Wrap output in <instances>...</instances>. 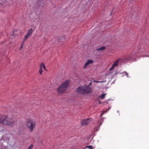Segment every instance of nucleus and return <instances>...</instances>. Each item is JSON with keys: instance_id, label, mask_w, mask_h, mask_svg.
<instances>
[{"instance_id": "nucleus-18", "label": "nucleus", "mask_w": 149, "mask_h": 149, "mask_svg": "<svg viewBox=\"0 0 149 149\" xmlns=\"http://www.w3.org/2000/svg\"><path fill=\"white\" fill-rule=\"evenodd\" d=\"M23 46L21 45V46H20V47L19 48V50H21L22 49V48L23 47Z\"/></svg>"}, {"instance_id": "nucleus-5", "label": "nucleus", "mask_w": 149, "mask_h": 149, "mask_svg": "<svg viewBox=\"0 0 149 149\" xmlns=\"http://www.w3.org/2000/svg\"><path fill=\"white\" fill-rule=\"evenodd\" d=\"M92 121V119L91 118L86 119L82 120L81 123L82 125H86L89 124Z\"/></svg>"}, {"instance_id": "nucleus-15", "label": "nucleus", "mask_w": 149, "mask_h": 149, "mask_svg": "<svg viewBox=\"0 0 149 149\" xmlns=\"http://www.w3.org/2000/svg\"><path fill=\"white\" fill-rule=\"evenodd\" d=\"M86 148H89L90 149H93V147L91 146H87L86 147Z\"/></svg>"}, {"instance_id": "nucleus-6", "label": "nucleus", "mask_w": 149, "mask_h": 149, "mask_svg": "<svg viewBox=\"0 0 149 149\" xmlns=\"http://www.w3.org/2000/svg\"><path fill=\"white\" fill-rule=\"evenodd\" d=\"M33 31L32 28H30L29 29L24 36V40H26L32 34Z\"/></svg>"}, {"instance_id": "nucleus-17", "label": "nucleus", "mask_w": 149, "mask_h": 149, "mask_svg": "<svg viewBox=\"0 0 149 149\" xmlns=\"http://www.w3.org/2000/svg\"><path fill=\"white\" fill-rule=\"evenodd\" d=\"M93 82H96V83L102 82H103V81H97L94 80L93 81Z\"/></svg>"}, {"instance_id": "nucleus-22", "label": "nucleus", "mask_w": 149, "mask_h": 149, "mask_svg": "<svg viewBox=\"0 0 149 149\" xmlns=\"http://www.w3.org/2000/svg\"><path fill=\"white\" fill-rule=\"evenodd\" d=\"M132 57L133 58H134V57H133V56H132Z\"/></svg>"}, {"instance_id": "nucleus-11", "label": "nucleus", "mask_w": 149, "mask_h": 149, "mask_svg": "<svg viewBox=\"0 0 149 149\" xmlns=\"http://www.w3.org/2000/svg\"><path fill=\"white\" fill-rule=\"evenodd\" d=\"M105 96H106V94L104 93V94H103L102 95H101L100 96V97L102 99H103L105 97Z\"/></svg>"}, {"instance_id": "nucleus-7", "label": "nucleus", "mask_w": 149, "mask_h": 149, "mask_svg": "<svg viewBox=\"0 0 149 149\" xmlns=\"http://www.w3.org/2000/svg\"><path fill=\"white\" fill-rule=\"evenodd\" d=\"M120 59H119L115 61L113 64L111 68L110 69V70H113L115 67L117 66L118 65V62Z\"/></svg>"}, {"instance_id": "nucleus-16", "label": "nucleus", "mask_w": 149, "mask_h": 149, "mask_svg": "<svg viewBox=\"0 0 149 149\" xmlns=\"http://www.w3.org/2000/svg\"><path fill=\"white\" fill-rule=\"evenodd\" d=\"M123 73H125L127 77H128V74L126 72H123Z\"/></svg>"}, {"instance_id": "nucleus-12", "label": "nucleus", "mask_w": 149, "mask_h": 149, "mask_svg": "<svg viewBox=\"0 0 149 149\" xmlns=\"http://www.w3.org/2000/svg\"><path fill=\"white\" fill-rule=\"evenodd\" d=\"M39 72L40 74H42V69L41 67H40V70H39Z\"/></svg>"}, {"instance_id": "nucleus-13", "label": "nucleus", "mask_w": 149, "mask_h": 149, "mask_svg": "<svg viewBox=\"0 0 149 149\" xmlns=\"http://www.w3.org/2000/svg\"><path fill=\"white\" fill-rule=\"evenodd\" d=\"M26 40H24V39L22 41L21 45L23 46L24 44L25 41Z\"/></svg>"}, {"instance_id": "nucleus-4", "label": "nucleus", "mask_w": 149, "mask_h": 149, "mask_svg": "<svg viewBox=\"0 0 149 149\" xmlns=\"http://www.w3.org/2000/svg\"><path fill=\"white\" fill-rule=\"evenodd\" d=\"M69 81L66 80L65 82L61 85L58 89V93H62L65 92L67 90L68 86Z\"/></svg>"}, {"instance_id": "nucleus-21", "label": "nucleus", "mask_w": 149, "mask_h": 149, "mask_svg": "<svg viewBox=\"0 0 149 149\" xmlns=\"http://www.w3.org/2000/svg\"><path fill=\"white\" fill-rule=\"evenodd\" d=\"M147 56L149 57V55H148V56Z\"/></svg>"}, {"instance_id": "nucleus-9", "label": "nucleus", "mask_w": 149, "mask_h": 149, "mask_svg": "<svg viewBox=\"0 0 149 149\" xmlns=\"http://www.w3.org/2000/svg\"><path fill=\"white\" fill-rule=\"evenodd\" d=\"M40 67H41L42 68H43L44 70H46L45 66V65L42 62L40 64Z\"/></svg>"}, {"instance_id": "nucleus-2", "label": "nucleus", "mask_w": 149, "mask_h": 149, "mask_svg": "<svg viewBox=\"0 0 149 149\" xmlns=\"http://www.w3.org/2000/svg\"><path fill=\"white\" fill-rule=\"evenodd\" d=\"M77 93L81 94H88L92 92V89L89 86H80L77 89Z\"/></svg>"}, {"instance_id": "nucleus-19", "label": "nucleus", "mask_w": 149, "mask_h": 149, "mask_svg": "<svg viewBox=\"0 0 149 149\" xmlns=\"http://www.w3.org/2000/svg\"><path fill=\"white\" fill-rule=\"evenodd\" d=\"M92 82H91L89 84V86L91 85V84Z\"/></svg>"}, {"instance_id": "nucleus-14", "label": "nucleus", "mask_w": 149, "mask_h": 149, "mask_svg": "<svg viewBox=\"0 0 149 149\" xmlns=\"http://www.w3.org/2000/svg\"><path fill=\"white\" fill-rule=\"evenodd\" d=\"M33 147V145L32 144H31L29 147L27 149H31Z\"/></svg>"}, {"instance_id": "nucleus-3", "label": "nucleus", "mask_w": 149, "mask_h": 149, "mask_svg": "<svg viewBox=\"0 0 149 149\" xmlns=\"http://www.w3.org/2000/svg\"><path fill=\"white\" fill-rule=\"evenodd\" d=\"M26 125L29 132H32L36 127V123L32 119L28 118L27 120Z\"/></svg>"}, {"instance_id": "nucleus-1", "label": "nucleus", "mask_w": 149, "mask_h": 149, "mask_svg": "<svg viewBox=\"0 0 149 149\" xmlns=\"http://www.w3.org/2000/svg\"><path fill=\"white\" fill-rule=\"evenodd\" d=\"M0 124L12 127L14 125V120L13 119L8 118L6 115L0 114Z\"/></svg>"}, {"instance_id": "nucleus-10", "label": "nucleus", "mask_w": 149, "mask_h": 149, "mask_svg": "<svg viewBox=\"0 0 149 149\" xmlns=\"http://www.w3.org/2000/svg\"><path fill=\"white\" fill-rule=\"evenodd\" d=\"M105 49V47L103 46L102 47H100L97 49V51H100L104 50Z\"/></svg>"}, {"instance_id": "nucleus-20", "label": "nucleus", "mask_w": 149, "mask_h": 149, "mask_svg": "<svg viewBox=\"0 0 149 149\" xmlns=\"http://www.w3.org/2000/svg\"><path fill=\"white\" fill-rule=\"evenodd\" d=\"M101 125V123H100V125H99V126H100V125Z\"/></svg>"}, {"instance_id": "nucleus-8", "label": "nucleus", "mask_w": 149, "mask_h": 149, "mask_svg": "<svg viewBox=\"0 0 149 149\" xmlns=\"http://www.w3.org/2000/svg\"><path fill=\"white\" fill-rule=\"evenodd\" d=\"M93 62V61L91 59L88 60L85 63V65L83 67V68L84 69L86 68V67L89 65V64L92 63Z\"/></svg>"}]
</instances>
